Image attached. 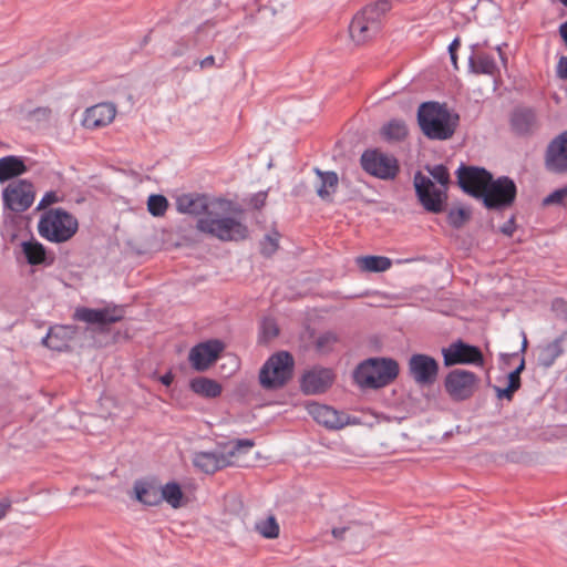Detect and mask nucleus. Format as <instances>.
<instances>
[{
    "mask_svg": "<svg viewBox=\"0 0 567 567\" xmlns=\"http://www.w3.org/2000/svg\"><path fill=\"white\" fill-rule=\"evenodd\" d=\"M496 50H497V52H498V54H499V58H501V60L503 61V63H506V58H505V55H504V53H503V51H502L501 45H498V47L496 48Z\"/></svg>",
    "mask_w": 567,
    "mask_h": 567,
    "instance_id": "56",
    "label": "nucleus"
},
{
    "mask_svg": "<svg viewBox=\"0 0 567 567\" xmlns=\"http://www.w3.org/2000/svg\"><path fill=\"white\" fill-rule=\"evenodd\" d=\"M338 338L333 332H324L316 341L317 349L323 352L331 350Z\"/></svg>",
    "mask_w": 567,
    "mask_h": 567,
    "instance_id": "42",
    "label": "nucleus"
},
{
    "mask_svg": "<svg viewBox=\"0 0 567 567\" xmlns=\"http://www.w3.org/2000/svg\"><path fill=\"white\" fill-rule=\"evenodd\" d=\"M162 502H166L175 509L181 508L186 504L184 493L178 483L168 482L161 486L159 504Z\"/></svg>",
    "mask_w": 567,
    "mask_h": 567,
    "instance_id": "30",
    "label": "nucleus"
},
{
    "mask_svg": "<svg viewBox=\"0 0 567 567\" xmlns=\"http://www.w3.org/2000/svg\"><path fill=\"white\" fill-rule=\"evenodd\" d=\"M409 373L421 385H430L436 381L439 373L437 361L427 354H413L409 359Z\"/></svg>",
    "mask_w": 567,
    "mask_h": 567,
    "instance_id": "17",
    "label": "nucleus"
},
{
    "mask_svg": "<svg viewBox=\"0 0 567 567\" xmlns=\"http://www.w3.org/2000/svg\"><path fill=\"white\" fill-rule=\"evenodd\" d=\"M189 386L192 391L204 398H217L221 393V385L212 379L198 377L190 381Z\"/></svg>",
    "mask_w": 567,
    "mask_h": 567,
    "instance_id": "31",
    "label": "nucleus"
},
{
    "mask_svg": "<svg viewBox=\"0 0 567 567\" xmlns=\"http://www.w3.org/2000/svg\"><path fill=\"white\" fill-rule=\"evenodd\" d=\"M516 192V185L509 177L502 176L494 181L492 176L480 199L488 209H502L514 203Z\"/></svg>",
    "mask_w": 567,
    "mask_h": 567,
    "instance_id": "10",
    "label": "nucleus"
},
{
    "mask_svg": "<svg viewBox=\"0 0 567 567\" xmlns=\"http://www.w3.org/2000/svg\"><path fill=\"white\" fill-rule=\"evenodd\" d=\"M524 368H525V361H524V359H522L519 365L513 372H517V374L520 375V373L524 370Z\"/></svg>",
    "mask_w": 567,
    "mask_h": 567,
    "instance_id": "54",
    "label": "nucleus"
},
{
    "mask_svg": "<svg viewBox=\"0 0 567 567\" xmlns=\"http://www.w3.org/2000/svg\"><path fill=\"white\" fill-rule=\"evenodd\" d=\"M125 310L122 306H106L101 309H92L86 307L76 308L73 318L89 324H96L100 329L116 323L124 318Z\"/></svg>",
    "mask_w": 567,
    "mask_h": 567,
    "instance_id": "15",
    "label": "nucleus"
},
{
    "mask_svg": "<svg viewBox=\"0 0 567 567\" xmlns=\"http://www.w3.org/2000/svg\"><path fill=\"white\" fill-rule=\"evenodd\" d=\"M76 332L78 327L73 324L55 326L50 328L42 343L54 351H63L69 348V342L74 338Z\"/></svg>",
    "mask_w": 567,
    "mask_h": 567,
    "instance_id": "24",
    "label": "nucleus"
},
{
    "mask_svg": "<svg viewBox=\"0 0 567 567\" xmlns=\"http://www.w3.org/2000/svg\"><path fill=\"white\" fill-rule=\"evenodd\" d=\"M176 208L183 214L208 216L213 209V199L209 200L205 195L183 194L176 199Z\"/></svg>",
    "mask_w": 567,
    "mask_h": 567,
    "instance_id": "21",
    "label": "nucleus"
},
{
    "mask_svg": "<svg viewBox=\"0 0 567 567\" xmlns=\"http://www.w3.org/2000/svg\"><path fill=\"white\" fill-rule=\"evenodd\" d=\"M315 173L320 179V184L317 187V195L323 199L329 200L331 195L336 193L338 187V175L334 172H322L319 168H315Z\"/></svg>",
    "mask_w": 567,
    "mask_h": 567,
    "instance_id": "29",
    "label": "nucleus"
},
{
    "mask_svg": "<svg viewBox=\"0 0 567 567\" xmlns=\"http://www.w3.org/2000/svg\"><path fill=\"white\" fill-rule=\"evenodd\" d=\"M457 184L466 194L481 198L492 174L482 167L461 165L456 172Z\"/></svg>",
    "mask_w": 567,
    "mask_h": 567,
    "instance_id": "14",
    "label": "nucleus"
},
{
    "mask_svg": "<svg viewBox=\"0 0 567 567\" xmlns=\"http://www.w3.org/2000/svg\"><path fill=\"white\" fill-rule=\"evenodd\" d=\"M198 63L200 69L213 68L216 64L215 56L208 55L205 59L200 60Z\"/></svg>",
    "mask_w": 567,
    "mask_h": 567,
    "instance_id": "49",
    "label": "nucleus"
},
{
    "mask_svg": "<svg viewBox=\"0 0 567 567\" xmlns=\"http://www.w3.org/2000/svg\"><path fill=\"white\" fill-rule=\"evenodd\" d=\"M515 230L514 219L511 218L508 221H506L502 228L501 231L506 236H512Z\"/></svg>",
    "mask_w": 567,
    "mask_h": 567,
    "instance_id": "47",
    "label": "nucleus"
},
{
    "mask_svg": "<svg viewBox=\"0 0 567 567\" xmlns=\"http://www.w3.org/2000/svg\"><path fill=\"white\" fill-rule=\"evenodd\" d=\"M544 206H563L567 207V186L556 189L543 199Z\"/></svg>",
    "mask_w": 567,
    "mask_h": 567,
    "instance_id": "39",
    "label": "nucleus"
},
{
    "mask_svg": "<svg viewBox=\"0 0 567 567\" xmlns=\"http://www.w3.org/2000/svg\"><path fill=\"white\" fill-rule=\"evenodd\" d=\"M470 219V212L464 208H453L447 214V220L454 228L462 227Z\"/></svg>",
    "mask_w": 567,
    "mask_h": 567,
    "instance_id": "40",
    "label": "nucleus"
},
{
    "mask_svg": "<svg viewBox=\"0 0 567 567\" xmlns=\"http://www.w3.org/2000/svg\"><path fill=\"white\" fill-rule=\"evenodd\" d=\"M426 171L441 187L435 186L430 177L417 172L414 175L415 193L425 210L439 214L444 210L446 205L450 174L444 165L426 166Z\"/></svg>",
    "mask_w": 567,
    "mask_h": 567,
    "instance_id": "3",
    "label": "nucleus"
},
{
    "mask_svg": "<svg viewBox=\"0 0 567 567\" xmlns=\"http://www.w3.org/2000/svg\"><path fill=\"white\" fill-rule=\"evenodd\" d=\"M442 355L445 367L457 364L484 365V355L481 349L462 340L452 342L449 347L443 348Z\"/></svg>",
    "mask_w": 567,
    "mask_h": 567,
    "instance_id": "13",
    "label": "nucleus"
},
{
    "mask_svg": "<svg viewBox=\"0 0 567 567\" xmlns=\"http://www.w3.org/2000/svg\"><path fill=\"white\" fill-rule=\"evenodd\" d=\"M357 264L361 270L369 272H382L388 270L392 265L390 258L382 256L358 257Z\"/></svg>",
    "mask_w": 567,
    "mask_h": 567,
    "instance_id": "32",
    "label": "nucleus"
},
{
    "mask_svg": "<svg viewBox=\"0 0 567 567\" xmlns=\"http://www.w3.org/2000/svg\"><path fill=\"white\" fill-rule=\"evenodd\" d=\"M333 378V372L330 369L315 368L303 374L301 390L306 394L323 393L331 386Z\"/></svg>",
    "mask_w": 567,
    "mask_h": 567,
    "instance_id": "20",
    "label": "nucleus"
},
{
    "mask_svg": "<svg viewBox=\"0 0 567 567\" xmlns=\"http://www.w3.org/2000/svg\"><path fill=\"white\" fill-rule=\"evenodd\" d=\"M526 346H527V340H526V339H524V341H523V347H522V350H523V351H525Z\"/></svg>",
    "mask_w": 567,
    "mask_h": 567,
    "instance_id": "57",
    "label": "nucleus"
},
{
    "mask_svg": "<svg viewBox=\"0 0 567 567\" xmlns=\"http://www.w3.org/2000/svg\"><path fill=\"white\" fill-rule=\"evenodd\" d=\"M563 353L561 338L554 340L542 348L538 355V362L544 368H549L555 360Z\"/></svg>",
    "mask_w": 567,
    "mask_h": 567,
    "instance_id": "34",
    "label": "nucleus"
},
{
    "mask_svg": "<svg viewBox=\"0 0 567 567\" xmlns=\"http://www.w3.org/2000/svg\"><path fill=\"white\" fill-rule=\"evenodd\" d=\"M372 529L371 524L351 523L346 527H336L331 533L334 538L350 542L362 548L371 536Z\"/></svg>",
    "mask_w": 567,
    "mask_h": 567,
    "instance_id": "23",
    "label": "nucleus"
},
{
    "mask_svg": "<svg viewBox=\"0 0 567 567\" xmlns=\"http://www.w3.org/2000/svg\"><path fill=\"white\" fill-rule=\"evenodd\" d=\"M11 507V504L9 501H1L0 502V519H2L7 513L9 512Z\"/></svg>",
    "mask_w": 567,
    "mask_h": 567,
    "instance_id": "50",
    "label": "nucleus"
},
{
    "mask_svg": "<svg viewBox=\"0 0 567 567\" xmlns=\"http://www.w3.org/2000/svg\"><path fill=\"white\" fill-rule=\"evenodd\" d=\"M34 197V186L27 179H17L9 183L1 194L3 208L13 213L28 210L32 206Z\"/></svg>",
    "mask_w": 567,
    "mask_h": 567,
    "instance_id": "9",
    "label": "nucleus"
},
{
    "mask_svg": "<svg viewBox=\"0 0 567 567\" xmlns=\"http://www.w3.org/2000/svg\"><path fill=\"white\" fill-rule=\"evenodd\" d=\"M518 389L512 386V385H507V388L505 389H499V388H496V392H497V398L498 399H507V400H512L513 399V395L514 393L517 391Z\"/></svg>",
    "mask_w": 567,
    "mask_h": 567,
    "instance_id": "46",
    "label": "nucleus"
},
{
    "mask_svg": "<svg viewBox=\"0 0 567 567\" xmlns=\"http://www.w3.org/2000/svg\"><path fill=\"white\" fill-rule=\"evenodd\" d=\"M159 380H161V382H162L164 385L169 386V385L172 384L173 380H174V377H173V374H172L171 372H168V373H166V374L162 375V377L159 378Z\"/></svg>",
    "mask_w": 567,
    "mask_h": 567,
    "instance_id": "51",
    "label": "nucleus"
},
{
    "mask_svg": "<svg viewBox=\"0 0 567 567\" xmlns=\"http://www.w3.org/2000/svg\"><path fill=\"white\" fill-rule=\"evenodd\" d=\"M292 370L293 358L289 352L272 354L260 369V384L267 390L279 389L291 379Z\"/></svg>",
    "mask_w": 567,
    "mask_h": 567,
    "instance_id": "8",
    "label": "nucleus"
},
{
    "mask_svg": "<svg viewBox=\"0 0 567 567\" xmlns=\"http://www.w3.org/2000/svg\"><path fill=\"white\" fill-rule=\"evenodd\" d=\"M224 450L230 446L225 452H198L194 455V466L206 474H214L215 472L233 465V458L241 453L248 452L255 446V442L250 439H238L228 443H220Z\"/></svg>",
    "mask_w": 567,
    "mask_h": 567,
    "instance_id": "6",
    "label": "nucleus"
},
{
    "mask_svg": "<svg viewBox=\"0 0 567 567\" xmlns=\"http://www.w3.org/2000/svg\"><path fill=\"white\" fill-rule=\"evenodd\" d=\"M307 410L317 423L327 429L340 430L349 424V416L331 406L313 402L307 405Z\"/></svg>",
    "mask_w": 567,
    "mask_h": 567,
    "instance_id": "19",
    "label": "nucleus"
},
{
    "mask_svg": "<svg viewBox=\"0 0 567 567\" xmlns=\"http://www.w3.org/2000/svg\"><path fill=\"white\" fill-rule=\"evenodd\" d=\"M168 202L163 195H151L147 200L148 212L156 217L163 216L167 210Z\"/></svg>",
    "mask_w": 567,
    "mask_h": 567,
    "instance_id": "38",
    "label": "nucleus"
},
{
    "mask_svg": "<svg viewBox=\"0 0 567 567\" xmlns=\"http://www.w3.org/2000/svg\"><path fill=\"white\" fill-rule=\"evenodd\" d=\"M559 34L567 47V21L560 24Z\"/></svg>",
    "mask_w": 567,
    "mask_h": 567,
    "instance_id": "52",
    "label": "nucleus"
},
{
    "mask_svg": "<svg viewBox=\"0 0 567 567\" xmlns=\"http://www.w3.org/2000/svg\"><path fill=\"white\" fill-rule=\"evenodd\" d=\"M460 44H461L460 39L458 38L454 39L449 47V52L456 53L457 49L460 48Z\"/></svg>",
    "mask_w": 567,
    "mask_h": 567,
    "instance_id": "53",
    "label": "nucleus"
},
{
    "mask_svg": "<svg viewBox=\"0 0 567 567\" xmlns=\"http://www.w3.org/2000/svg\"><path fill=\"white\" fill-rule=\"evenodd\" d=\"M27 171V165L19 156L8 155L0 158V183L17 178Z\"/></svg>",
    "mask_w": 567,
    "mask_h": 567,
    "instance_id": "27",
    "label": "nucleus"
},
{
    "mask_svg": "<svg viewBox=\"0 0 567 567\" xmlns=\"http://www.w3.org/2000/svg\"><path fill=\"white\" fill-rule=\"evenodd\" d=\"M556 72L559 79L567 80V56H560L557 63Z\"/></svg>",
    "mask_w": 567,
    "mask_h": 567,
    "instance_id": "45",
    "label": "nucleus"
},
{
    "mask_svg": "<svg viewBox=\"0 0 567 567\" xmlns=\"http://www.w3.org/2000/svg\"><path fill=\"white\" fill-rule=\"evenodd\" d=\"M511 126L518 135H528L538 127L536 114L530 109H516L511 116Z\"/></svg>",
    "mask_w": 567,
    "mask_h": 567,
    "instance_id": "26",
    "label": "nucleus"
},
{
    "mask_svg": "<svg viewBox=\"0 0 567 567\" xmlns=\"http://www.w3.org/2000/svg\"><path fill=\"white\" fill-rule=\"evenodd\" d=\"M225 344L217 339H210L194 346L188 354V360L194 370L206 371L224 351Z\"/></svg>",
    "mask_w": 567,
    "mask_h": 567,
    "instance_id": "16",
    "label": "nucleus"
},
{
    "mask_svg": "<svg viewBox=\"0 0 567 567\" xmlns=\"http://www.w3.org/2000/svg\"><path fill=\"white\" fill-rule=\"evenodd\" d=\"M21 112L28 118H33L35 121H45L51 115V109L48 106H40L33 110L22 109Z\"/></svg>",
    "mask_w": 567,
    "mask_h": 567,
    "instance_id": "41",
    "label": "nucleus"
},
{
    "mask_svg": "<svg viewBox=\"0 0 567 567\" xmlns=\"http://www.w3.org/2000/svg\"><path fill=\"white\" fill-rule=\"evenodd\" d=\"M182 53H183V50H179V51L174 52V54H175V55H179V54H182Z\"/></svg>",
    "mask_w": 567,
    "mask_h": 567,
    "instance_id": "58",
    "label": "nucleus"
},
{
    "mask_svg": "<svg viewBox=\"0 0 567 567\" xmlns=\"http://www.w3.org/2000/svg\"><path fill=\"white\" fill-rule=\"evenodd\" d=\"M417 123L421 132L430 140H450L460 123V116L446 104L424 102L417 110Z\"/></svg>",
    "mask_w": 567,
    "mask_h": 567,
    "instance_id": "2",
    "label": "nucleus"
},
{
    "mask_svg": "<svg viewBox=\"0 0 567 567\" xmlns=\"http://www.w3.org/2000/svg\"><path fill=\"white\" fill-rule=\"evenodd\" d=\"M360 163L364 172L381 179H393L399 173L396 158L379 150L364 151Z\"/></svg>",
    "mask_w": 567,
    "mask_h": 567,
    "instance_id": "12",
    "label": "nucleus"
},
{
    "mask_svg": "<svg viewBox=\"0 0 567 567\" xmlns=\"http://www.w3.org/2000/svg\"><path fill=\"white\" fill-rule=\"evenodd\" d=\"M478 383V377L464 369H454L444 379L445 391L454 401H465L473 396Z\"/></svg>",
    "mask_w": 567,
    "mask_h": 567,
    "instance_id": "11",
    "label": "nucleus"
},
{
    "mask_svg": "<svg viewBox=\"0 0 567 567\" xmlns=\"http://www.w3.org/2000/svg\"><path fill=\"white\" fill-rule=\"evenodd\" d=\"M508 384L516 389H519L520 388V375L517 374V372L512 371L508 374Z\"/></svg>",
    "mask_w": 567,
    "mask_h": 567,
    "instance_id": "48",
    "label": "nucleus"
},
{
    "mask_svg": "<svg viewBox=\"0 0 567 567\" xmlns=\"http://www.w3.org/2000/svg\"><path fill=\"white\" fill-rule=\"evenodd\" d=\"M391 7L388 0H378L363 7L349 25L352 41L364 44L374 39L381 32Z\"/></svg>",
    "mask_w": 567,
    "mask_h": 567,
    "instance_id": "4",
    "label": "nucleus"
},
{
    "mask_svg": "<svg viewBox=\"0 0 567 567\" xmlns=\"http://www.w3.org/2000/svg\"><path fill=\"white\" fill-rule=\"evenodd\" d=\"M22 251L30 265H40L45 262L47 252L42 244L37 240H28L22 243Z\"/></svg>",
    "mask_w": 567,
    "mask_h": 567,
    "instance_id": "33",
    "label": "nucleus"
},
{
    "mask_svg": "<svg viewBox=\"0 0 567 567\" xmlns=\"http://www.w3.org/2000/svg\"><path fill=\"white\" fill-rule=\"evenodd\" d=\"M116 115V107L112 103H99L85 111L83 126L86 128L103 127L112 123Z\"/></svg>",
    "mask_w": 567,
    "mask_h": 567,
    "instance_id": "22",
    "label": "nucleus"
},
{
    "mask_svg": "<svg viewBox=\"0 0 567 567\" xmlns=\"http://www.w3.org/2000/svg\"><path fill=\"white\" fill-rule=\"evenodd\" d=\"M279 237V233L274 230L270 234H267L260 241V252L265 257H270L278 250Z\"/></svg>",
    "mask_w": 567,
    "mask_h": 567,
    "instance_id": "37",
    "label": "nucleus"
},
{
    "mask_svg": "<svg viewBox=\"0 0 567 567\" xmlns=\"http://www.w3.org/2000/svg\"><path fill=\"white\" fill-rule=\"evenodd\" d=\"M255 530L265 538L275 539L279 536L280 527L274 515H268L255 523Z\"/></svg>",
    "mask_w": 567,
    "mask_h": 567,
    "instance_id": "35",
    "label": "nucleus"
},
{
    "mask_svg": "<svg viewBox=\"0 0 567 567\" xmlns=\"http://www.w3.org/2000/svg\"><path fill=\"white\" fill-rule=\"evenodd\" d=\"M59 200L56 193L48 192L39 203L38 209L45 208L47 206L54 204Z\"/></svg>",
    "mask_w": 567,
    "mask_h": 567,
    "instance_id": "44",
    "label": "nucleus"
},
{
    "mask_svg": "<svg viewBox=\"0 0 567 567\" xmlns=\"http://www.w3.org/2000/svg\"><path fill=\"white\" fill-rule=\"evenodd\" d=\"M135 498L146 506L159 505L161 485L154 478L137 480L133 486Z\"/></svg>",
    "mask_w": 567,
    "mask_h": 567,
    "instance_id": "25",
    "label": "nucleus"
},
{
    "mask_svg": "<svg viewBox=\"0 0 567 567\" xmlns=\"http://www.w3.org/2000/svg\"><path fill=\"white\" fill-rule=\"evenodd\" d=\"M279 333V329L276 322L271 319H266L262 322V334L266 339H272L277 337Z\"/></svg>",
    "mask_w": 567,
    "mask_h": 567,
    "instance_id": "43",
    "label": "nucleus"
},
{
    "mask_svg": "<svg viewBox=\"0 0 567 567\" xmlns=\"http://www.w3.org/2000/svg\"><path fill=\"white\" fill-rule=\"evenodd\" d=\"M78 228L76 218L62 208L47 210L38 224L39 234L52 243L68 241L75 235Z\"/></svg>",
    "mask_w": 567,
    "mask_h": 567,
    "instance_id": "7",
    "label": "nucleus"
},
{
    "mask_svg": "<svg viewBox=\"0 0 567 567\" xmlns=\"http://www.w3.org/2000/svg\"><path fill=\"white\" fill-rule=\"evenodd\" d=\"M545 166L555 174L567 173V131H564L547 145Z\"/></svg>",
    "mask_w": 567,
    "mask_h": 567,
    "instance_id": "18",
    "label": "nucleus"
},
{
    "mask_svg": "<svg viewBox=\"0 0 567 567\" xmlns=\"http://www.w3.org/2000/svg\"><path fill=\"white\" fill-rule=\"evenodd\" d=\"M450 55H451V61H452V64H453L454 69H456V70H457V69H458V66H457V56H456V53H450Z\"/></svg>",
    "mask_w": 567,
    "mask_h": 567,
    "instance_id": "55",
    "label": "nucleus"
},
{
    "mask_svg": "<svg viewBox=\"0 0 567 567\" xmlns=\"http://www.w3.org/2000/svg\"><path fill=\"white\" fill-rule=\"evenodd\" d=\"M468 66L470 70L475 74H486L494 76L498 71L493 56L483 52H474L468 59Z\"/></svg>",
    "mask_w": 567,
    "mask_h": 567,
    "instance_id": "28",
    "label": "nucleus"
},
{
    "mask_svg": "<svg viewBox=\"0 0 567 567\" xmlns=\"http://www.w3.org/2000/svg\"><path fill=\"white\" fill-rule=\"evenodd\" d=\"M386 140L401 141L408 135V126L402 120H392L382 128Z\"/></svg>",
    "mask_w": 567,
    "mask_h": 567,
    "instance_id": "36",
    "label": "nucleus"
},
{
    "mask_svg": "<svg viewBox=\"0 0 567 567\" xmlns=\"http://www.w3.org/2000/svg\"><path fill=\"white\" fill-rule=\"evenodd\" d=\"M399 363L392 358H369L353 371V380L361 389H381L391 384L399 375Z\"/></svg>",
    "mask_w": 567,
    "mask_h": 567,
    "instance_id": "5",
    "label": "nucleus"
},
{
    "mask_svg": "<svg viewBox=\"0 0 567 567\" xmlns=\"http://www.w3.org/2000/svg\"><path fill=\"white\" fill-rule=\"evenodd\" d=\"M240 207L224 198L213 199V209L208 216L197 220L196 228L221 241H238L247 238L248 228L235 216L241 214Z\"/></svg>",
    "mask_w": 567,
    "mask_h": 567,
    "instance_id": "1",
    "label": "nucleus"
}]
</instances>
